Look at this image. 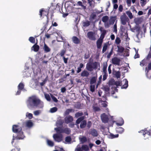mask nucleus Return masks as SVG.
Wrapping results in <instances>:
<instances>
[{"label": "nucleus", "mask_w": 151, "mask_h": 151, "mask_svg": "<svg viewBox=\"0 0 151 151\" xmlns=\"http://www.w3.org/2000/svg\"><path fill=\"white\" fill-rule=\"evenodd\" d=\"M151 58V52H150L147 57L146 59L149 60Z\"/></svg>", "instance_id": "nucleus-58"}, {"label": "nucleus", "mask_w": 151, "mask_h": 151, "mask_svg": "<svg viewBox=\"0 0 151 151\" xmlns=\"http://www.w3.org/2000/svg\"><path fill=\"white\" fill-rule=\"evenodd\" d=\"M88 38L92 40H95L96 38L95 37V33L92 32H89L87 33Z\"/></svg>", "instance_id": "nucleus-7"}, {"label": "nucleus", "mask_w": 151, "mask_h": 151, "mask_svg": "<svg viewBox=\"0 0 151 151\" xmlns=\"http://www.w3.org/2000/svg\"><path fill=\"white\" fill-rule=\"evenodd\" d=\"M114 84V85H116L117 87L118 86H121L122 85V82L119 81H115Z\"/></svg>", "instance_id": "nucleus-44"}, {"label": "nucleus", "mask_w": 151, "mask_h": 151, "mask_svg": "<svg viewBox=\"0 0 151 151\" xmlns=\"http://www.w3.org/2000/svg\"><path fill=\"white\" fill-rule=\"evenodd\" d=\"M112 64L114 65H119L120 62V60L118 58L115 57L111 59Z\"/></svg>", "instance_id": "nucleus-10"}, {"label": "nucleus", "mask_w": 151, "mask_h": 151, "mask_svg": "<svg viewBox=\"0 0 151 151\" xmlns=\"http://www.w3.org/2000/svg\"><path fill=\"white\" fill-rule=\"evenodd\" d=\"M89 75V73L86 70H84L82 71L81 73V75L83 77H87Z\"/></svg>", "instance_id": "nucleus-14"}, {"label": "nucleus", "mask_w": 151, "mask_h": 151, "mask_svg": "<svg viewBox=\"0 0 151 151\" xmlns=\"http://www.w3.org/2000/svg\"><path fill=\"white\" fill-rule=\"evenodd\" d=\"M27 107L30 109L37 107L40 105H41L40 108H42L43 107V105L41 104V101L34 95L28 98L27 101Z\"/></svg>", "instance_id": "nucleus-1"}, {"label": "nucleus", "mask_w": 151, "mask_h": 151, "mask_svg": "<svg viewBox=\"0 0 151 151\" xmlns=\"http://www.w3.org/2000/svg\"><path fill=\"white\" fill-rule=\"evenodd\" d=\"M93 109L95 111H97L100 110V108L98 106H93Z\"/></svg>", "instance_id": "nucleus-48"}, {"label": "nucleus", "mask_w": 151, "mask_h": 151, "mask_svg": "<svg viewBox=\"0 0 151 151\" xmlns=\"http://www.w3.org/2000/svg\"><path fill=\"white\" fill-rule=\"evenodd\" d=\"M119 135L118 134H116L114 135L113 134H111L109 135V137L111 139H113L115 138H117L118 137Z\"/></svg>", "instance_id": "nucleus-32"}, {"label": "nucleus", "mask_w": 151, "mask_h": 151, "mask_svg": "<svg viewBox=\"0 0 151 151\" xmlns=\"http://www.w3.org/2000/svg\"><path fill=\"white\" fill-rule=\"evenodd\" d=\"M52 98L53 100L55 102H58V100L54 96H52Z\"/></svg>", "instance_id": "nucleus-62"}, {"label": "nucleus", "mask_w": 151, "mask_h": 151, "mask_svg": "<svg viewBox=\"0 0 151 151\" xmlns=\"http://www.w3.org/2000/svg\"><path fill=\"white\" fill-rule=\"evenodd\" d=\"M45 97L46 99L48 101H50L51 100L50 95L48 94H45Z\"/></svg>", "instance_id": "nucleus-50"}, {"label": "nucleus", "mask_w": 151, "mask_h": 151, "mask_svg": "<svg viewBox=\"0 0 151 151\" xmlns=\"http://www.w3.org/2000/svg\"><path fill=\"white\" fill-rule=\"evenodd\" d=\"M24 87V85L22 83H19L18 86V89L22 90Z\"/></svg>", "instance_id": "nucleus-30"}, {"label": "nucleus", "mask_w": 151, "mask_h": 151, "mask_svg": "<svg viewBox=\"0 0 151 151\" xmlns=\"http://www.w3.org/2000/svg\"><path fill=\"white\" fill-rule=\"evenodd\" d=\"M103 40L101 39H98L96 42L97 47L98 49H100L101 48Z\"/></svg>", "instance_id": "nucleus-15"}, {"label": "nucleus", "mask_w": 151, "mask_h": 151, "mask_svg": "<svg viewBox=\"0 0 151 151\" xmlns=\"http://www.w3.org/2000/svg\"><path fill=\"white\" fill-rule=\"evenodd\" d=\"M73 120V117L70 115L67 116L64 119L65 122L66 124H68L72 122Z\"/></svg>", "instance_id": "nucleus-9"}, {"label": "nucleus", "mask_w": 151, "mask_h": 151, "mask_svg": "<svg viewBox=\"0 0 151 151\" xmlns=\"http://www.w3.org/2000/svg\"><path fill=\"white\" fill-rule=\"evenodd\" d=\"M53 137L55 141L59 142L62 140L63 136L62 134H55L53 135Z\"/></svg>", "instance_id": "nucleus-5"}, {"label": "nucleus", "mask_w": 151, "mask_h": 151, "mask_svg": "<svg viewBox=\"0 0 151 151\" xmlns=\"http://www.w3.org/2000/svg\"><path fill=\"white\" fill-rule=\"evenodd\" d=\"M43 49L44 50V52L45 53L50 52L51 50V49L45 43H44Z\"/></svg>", "instance_id": "nucleus-12"}, {"label": "nucleus", "mask_w": 151, "mask_h": 151, "mask_svg": "<svg viewBox=\"0 0 151 151\" xmlns=\"http://www.w3.org/2000/svg\"><path fill=\"white\" fill-rule=\"evenodd\" d=\"M107 65L106 64H104L103 69V73H107Z\"/></svg>", "instance_id": "nucleus-45"}, {"label": "nucleus", "mask_w": 151, "mask_h": 151, "mask_svg": "<svg viewBox=\"0 0 151 151\" xmlns=\"http://www.w3.org/2000/svg\"><path fill=\"white\" fill-rule=\"evenodd\" d=\"M146 69L148 71L151 70V62L148 65L147 68H146Z\"/></svg>", "instance_id": "nucleus-56"}, {"label": "nucleus", "mask_w": 151, "mask_h": 151, "mask_svg": "<svg viewBox=\"0 0 151 151\" xmlns=\"http://www.w3.org/2000/svg\"><path fill=\"white\" fill-rule=\"evenodd\" d=\"M115 81L114 79L110 80L109 81V85H114Z\"/></svg>", "instance_id": "nucleus-57"}, {"label": "nucleus", "mask_w": 151, "mask_h": 151, "mask_svg": "<svg viewBox=\"0 0 151 151\" xmlns=\"http://www.w3.org/2000/svg\"><path fill=\"white\" fill-rule=\"evenodd\" d=\"M45 11L43 9H41L39 12V15L40 16V17L41 18H42V12H45Z\"/></svg>", "instance_id": "nucleus-51"}, {"label": "nucleus", "mask_w": 151, "mask_h": 151, "mask_svg": "<svg viewBox=\"0 0 151 151\" xmlns=\"http://www.w3.org/2000/svg\"><path fill=\"white\" fill-rule=\"evenodd\" d=\"M81 144H83L87 141V138L85 136H83L82 137L79 138Z\"/></svg>", "instance_id": "nucleus-18"}, {"label": "nucleus", "mask_w": 151, "mask_h": 151, "mask_svg": "<svg viewBox=\"0 0 151 151\" xmlns=\"http://www.w3.org/2000/svg\"><path fill=\"white\" fill-rule=\"evenodd\" d=\"M83 115V114L82 112H76L75 114V116L76 118H78L79 117L82 116Z\"/></svg>", "instance_id": "nucleus-43"}, {"label": "nucleus", "mask_w": 151, "mask_h": 151, "mask_svg": "<svg viewBox=\"0 0 151 151\" xmlns=\"http://www.w3.org/2000/svg\"><path fill=\"white\" fill-rule=\"evenodd\" d=\"M147 3L146 0H140V3L142 6H143Z\"/></svg>", "instance_id": "nucleus-42"}, {"label": "nucleus", "mask_w": 151, "mask_h": 151, "mask_svg": "<svg viewBox=\"0 0 151 151\" xmlns=\"http://www.w3.org/2000/svg\"><path fill=\"white\" fill-rule=\"evenodd\" d=\"M47 142L48 145L49 146L51 147H53L54 145V143L52 141L48 139L47 140Z\"/></svg>", "instance_id": "nucleus-38"}, {"label": "nucleus", "mask_w": 151, "mask_h": 151, "mask_svg": "<svg viewBox=\"0 0 151 151\" xmlns=\"http://www.w3.org/2000/svg\"><path fill=\"white\" fill-rule=\"evenodd\" d=\"M26 116L28 117L29 119H31L33 117L32 114L31 113H27Z\"/></svg>", "instance_id": "nucleus-47"}, {"label": "nucleus", "mask_w": 151, "mask_h": 151, "mask_svg": "<svg viewBox=\"0 0 151 151\" xmlns=\"http://www.w3.org/2000/svg\"><path fill=\"white\" fill-rule=\"evenodd\" d=\"M98 65H100L99 63L96 61L92 63H87L86 65V68L88 70L91 71L93 69L96 70L98 68Z\"/></svg>", "instance_id": "nucleus-3"}, {"label": "nucleus", "mask_w": 151, "mask_h": 151, "mask_svg": "<svg viewBox=\"0 0 151 151\" xmlns=\"http://www.w3.org/2000/svg\"><path fill=\"white\" fill-rule=\"evenodd\" d=\"M126 13L130 19H132L133 18V16L132 15V13L130 11H127Z\"/></svg>", "instance_id": "nucleus-36"}, {"label": "nucleus", "mask_w": 151, "mask_h": 151, "mask_svg": "<svg viewBox=\"0 0 151 151\" xmlns=\"http://www.w3.org/2000/svg\"><path fill=\"white\" fill-rule=\"evenodd\" d=\"M97 77H92L91 79L90 84L91 85L93 84L96 83Z\"/></svg>", "instance_id": "nucleus-24"}, {"label": "nucleus", "mask_w": 151, "mask_h": 151, "mask_svg": "<svg viewBox=\"0 0 151 151\" xmlns=\"http://www.w3.org/2000/svg\"><path fill=\"white\" fill-rule=\"evenodd\" d=\"M12 130L13 132L16 133V136H13L12 141V144H13L14 142V140L16 139H22L24 137L23 132L22 130L21 127L18 125H13L12 126Z\"/></svg>", "instance_id": "nucleus-2"}, {"label": "nucleus", "mask_w": 151, "mask_h": 151, "mask_svg": "<svg viewBox=\"0 0 151 151\" xmlns=\"http://www.w3.org/2000/svg\"><path fill=\"white\" fill-rule=\"evenodd\" d=\"M33 50L35 52H38L40 49L39 46L37 45V42L35 43L31 47V49Z\"/></svg>", "instance_id": "nucleus-13"}, {"label": "nucleus", "mask_w": 151, "mask_h": 151, "mask_svg": "<svg viewBox=\"0 0 151 151\" xmlns=\"http://www.w3.org/2000/svg\"><path fill=\"white\" fill-rule=\"evenodd\" d=\"M146 63V60L145 59L142 60L141 62H140V65L141 66H143L145 65Z\"/></svg>", "instance_id": "nucleus-54"}, {"label": "nucleus", "mask_w": 151, "mask_h": 151, "mask_svg": "<svg viewBox=\"0 0 151 151\" xmlns=\"http://www.w3.org/2000/svg\"><path fill=\"white\" fill-rule=\"evenodd\" d=\"M71 140V138L70 136H67L65 138V141L67 142H70Z\"/></svg>", "instance_id": "nucleus-39"}, {"label": "nucleus", "mask_w": 151, "mask_h": 151, "mask_svg": "<svg viewBox=\"0 0 151 151\" xmlns=\"http://www.w3.org/2000/svg\"><path fill=\"white\" fill-rule=\"evenodd\" d=\"M117 47L118 48L117 52H118L122 53L123 52L124 50V48L123 47L119 46H117Z\"/></svg>", "instance_id": "nucleus-27"}, {"label": "nucleus", "mask_w": 151, "mask_h": 151, "mask_svg": "<svg viewBox=\"0 0 151 151\" xmlns=\"http://www.w3.org/2000/svg\"><path fill=\"white\" fill-rule=\"evenodd\" d=\"M116 130L118 133L122 134L124 132V129L122 127H119L117 128Z\"/></svg>", "instance_id": "nucleus-25"}, {"label": "nucleus", "mask_w": 151, "mask_h": 151, "mask_svg": "<svg viewBox=\"0 0 151 151\" xmlns=\"http://www.w3.org/2000/svg\"><path fill=\"white\" fill-rule=\"evenodd\" d=\"M115 75L117 78H119L120 77V72L119 71L116 72Z\"/></svg>", "instance_id": "nucleus-46"}, {"label": "nucleus", "mask_w": 151, "mask_h": 151, "mask_svg": "<svg viewBox=\"0 0 151 151\" xmlns=\"http://www.w3.org/2000/svg\"><path fill=\"white\" fill-rule=\"evenodd\" d=\"M135 23L137 24H139L141 23L140 19L139 18H137L134 20Z\"/></svg>", "instance_id": "nucleus-52"}, {"label": "nucleus", "mask_w": 151, "mask_h": 151, "mask_svg": "<svg viewBox=\"0 0 151 151\" xmlns=\"http://www.w3.org/2000/svg\"><path fill=\"white\" fill-rule=\"evenodd\" d=\"M20 150V148L15 147L14 149L12 150V151H19Z\"/></svg>", "instance_id": "nucleus-60"}, {"label": "nucleus", "mask_w": 151, "mask_h": 151, "mask_svg": "<svg viewBox=\"0 0 151 151\" xmlns=\"http://www.w3.org/2000/svg\"><path fill=\"white\" fill-rule=\"evenodd\" d=\"M71 132V131L69 128L66 127L63 129V133H65L66 134H69Z\"/></svg>", "instance_id": "nucleus-23"}, {"label": "nucleus", "mask_w": 151, "mask_h": 151, "mask_svg": "<svg viewBox=\"0 0 151 151\" xmlns=\"http://www.w3.org/2000/svg\"><path fill=\"white\" fill-rule=\"evenodd\" d=\"M109 17L107 16H105L103 17L102 20L104 22H106L109 20Z\"/></svg>", "instance_id": "nucleus-29"}, {"label": "nucleus", "mask_w": 151, "mask_h": 151, "mask_svg": "<svg viewBox=\"0 0 151 151\" xmlns=\"http://www.w3.org/2000/svg\"><path fill=\"white\" fill-rule=\"evenodd\" d=\"M74 111V110L71 109H68L66 110L64 113V115L65 116H68L69 114V113L71 112H73Z\"/></svg>", "instance_id": "nucleus-19"}, {"label": "nucleus", "mask_w": 151, "mask_h": 151, "mask_svg": "<svg viewBox=\"0 0 151 151\" xmlns=\"http://www.w3.org/2000/svg\"><path fill=\"white\" fill-rule=\"evenodd\" d=\"M116 19V16L111 17L109 20V22L110 24H113Z\"/></svg>", "instance_id": "nucleus-17"}, {"label": "nucleus", "mask_w": 151, "mask_h": 151, "mask_svg": "<svg viewBox=\"0 0 151 151\" xmlns=\"http://www.w3.org/2000/svg\"><path fill=\"white\" fill-rule=\"evenodd\" d=\"M101 117L103 122L106 123L108 122L109 119L108 116L105 113H103L101 115Z\"/></svg>", "instance_id": "nucleus-4"}, {"label": "nucleus", "mask_w": 151, "mask_h": 151, "mask_svg": "<svg viewBox=\"0 0 151 151\" xmlns=\"http://www.w3.org/2000/svg\"><path fill=\"white\" fill-rule=\"evenodd\" d=\"M76 5L81 6L84 10H85L86 9V6L83 5L82 2L81 1H78L76 4Z\"/></svg>", "instance_id": "nucleus-21"}, {"label": "nucleus", "mask_w": 151, "mask_h": 151, "mask_svg": "<svg viewBox=\"0 0 151 151\" xmlns=\"http://www.w3.org/2000/svg\"><path fill=\"white\" fill-rule=\"evenodd\" d=\"M91 24V22L88 20H87L83 23V26L84 27H87L89 26Z\"/></svg>", "instance_id": "nucleus-26"}, {"label": "nucleus", "mask_w": 151, "mask_h": 151, "mask_svg": "<svg viewBox=\"0 0 151 151\" xmlns=\"http://www.w3.org/2000/svg\"><path fill=\"white\" fill-rule=\"evenodd\" d=\"M92 123L90 121H88L87 123V128L89 129L91 127L92 125Z\"/></svg>", "instance_id": "nucleus-49"}, {"label": "nucleus", "mask_w": 151, "mask_h": 151, "mask_svg": "<svg viewBox=\"0 0 151 151\" xmlns=\"http://www.w3.org/2000/svg\"><path fill=\"white\" fill-rule=\"evenodd\" d=\"M89 134L93 137H97L98 135L97 130L94 129H91L89 132Z\"/></svg>", "instance_id": "nucleus-8"}, {"label": "nucleus", "mask_w": 151, "mask_h": 151, "mask_svg": "<svg viewBox=\"0 0 151 151\" xmlns=\"http://www.w3.org/2000/svg\"><path fill=\"white\" fill-rule=\"evenodd\" d=\"M114 32H117V25L116 24H114Z\"/></svg>", "instance_id": "nucleus-63"}, {"label": "nucleus", "mask_w": 151, "mask_h": 151, "mask_svg": "<svg viewBox=\"0 0 151 151\" xmlns=\"http://www.w3.org/2000/svg\"><path fill=\"white\" fill-rule=\"evenodd\" d=\"M108 47V45L107 43H105L104 44V45L103 47L102 52L103 53H104V52H105L107 49Z\"/></svg>", "instance_id": "nucleus-34"}, {"label": "nucleus", "mask_w": 151, "mask_h": 151, "mask_svg": "<svg viewBox=\"0 0 151 151\" xmlns=\"http://www.w3.org/2000/svg\"><path fill=\"white\" fill-rule=\"evenodd\" d=\"M113 48H112L111 49V50L110 52L107 55V57L108 58H109L111 56V55L112 54L113 52Z\"/></svg>", "instance_id": "nucleus-55"}, {"label": "nucleus", "mask_w": 151, "mask_h": 151, "mask_svg": "<svg viewBox=\"0 0 151 151\" xmlns=\"http://www.w3.org/2000/svg\"><path fill=\"white\" fill-rule=\"evenodd\" d=\"M29 41L30 42L32 43H35V39L34 37H30L29 39Z\"/></svg>", "instance_id": "nucleus-37"}, {"label": "nucleus", "mask_w": 151, "mask_h": 151, "mask_svg": "<svg viewBox=\"0 0 151 151\" xmlns=\"http://www.w3.org/2000/svg\"><path fill=\"white\" fill-rule=\"evenodd\" d=\"M34 113L35 115H38L40 114V111L39 110L36 111L34 112Z\"/></svg>", "instance_id": "nucleus-64"}, {"label": "nucleus", "mask_w": 151, "mask_h": 151, "mask_svg": "<svg viewBox=\"0 0 151 151\" xmlns=\"http://www.w3.org/2000/svg\"><path fill=\"white\" fill-rule=\"evenodd\" d=\"M65 52H66L65 50L63 49V50H62L60 51V52L58 54H59V55H60V56L61 57H62L63 58V57H65L64 56V55L65 54Z\"/></svg>", "instance_id": "nucleus-33"}, {"label": "nucleus", "mask_w": 151, "mask_h": 151, "mask_svg": "<svg viewBox=\"0 0 151 151\" xmlns=\"http://www.w3.org/2000/svg\"><path fill=\"white\" fill-rule=\"evenodd\" d=\"M119 11L120 12H122L123 10V6L122 5H120L119 7Z\"/></svg>", "instance_id": "nucleus-59"}, {"label": "nucleus", "mask_w": 151, "mask_h": 151, "mask_svg": "<svg viewBox=\"0 0 151 151\" xmlns=\"http://www.w3.org/2000/svg\"><path fill=\"white\" fill-rule=\"evenodd\" d=\"M58 110V108L56 107L52 108L50 109V112L51 113H54Z\"/></svg>", "instance_id": "nucleus-35"}, {"label": "nucleus", "mask_w": 151, "mask_h": 151, "mask_svg": "<svg viewBox=\"0 0 151 151\" xmlns=\"http://www.w3.org/2000/svg\"><path fill=\"white\" fill-rule=\"evenodd\" d=\"M120 19L123 25H125L126 24L128 18L125 13H124L123 15L121 16Z\"/></svg>", "instance_id": "nucleus-6"}, {"label": "nucleus", "mask_w": 151, "mask_h": 151, "mask_svg": "<svg viewBox=\"0 0 151 151\" xmlns=\"http://www.w3.org/2000/svg\"><path fill=\"white\" fill-rule=\"evenodd\" d=\"M131 0H127V3L128 6H130L131 5Z\"/></svg>", "instance_id": "nucleus-61"}, {"label": "nucleus", "mask_w": 151, "mask_h": 151, "mask_svg": "<svg viewBox=\"0 0 151 151\" xmlns=\"http://www.w3.org/2000/svg\"><path fill=\"white\" fill-rule=\"evenodd\" d=\"M84 119V117L83 116L81 117L78 118L76 121V124L77 125L79 123H81V122H82L83 121Z\"/></svg>", "instance_id": "nucleus-22"}, {"label": "nucleus", "mask_w": 151, "mask_h": 151, "mask_svg": "<svg viewBox=\"0 0 151 151\" xmlns=\"http://www.w3.org/2000/svg\"><path fill=\"white\" fill-rule=\"evenodd\" d=\"M55 129L58 133H63V129L62 127H59L58 128H55Z\"/></svg>", "instance_id": "nucleus-20"}, {"label": "nucleus", "mask_w": 151, "mask_h": 151, "mask_svg": "<svg viewBox=\"0 0 151 151\" xmlns=\"http://www.w3.org/2000/svg\"><path fill=\"white\" fill-rule=\"evenodd\" d=\"M90 90L93 92L95 91V85H91L90 86Z\"/></svg>", "instance_id": "nucleus-40"}, {"label": "nucleus", "mask_w": 151, "mask_h": 151, "mask_svg": "<svg viewBox=\"0 0 151 151\" xmlns=\"http://www.w3.org/2000/svg\"><path fill=\"white\" fill-rule=\"evenodd\" d=\"M87 124V122L86 120H83L81 123L80 127L81 129H83L86 127Z\"/></svg>", "instance_id": "nucleus-16"}, {"label": "nucleus", "mask_w": 151, "mask_h": 151, "mask_svg": "<svg viewBox=\"0 0 151 151\" xmlns=\"http://www.w3.org/2000/svg\"><path fill=\"white\" fill-rule=\"evenodd\" d=\"M33 125V123L31 120H29L26 122V126L27 127H31Z\"/></svg>", "instance_id": "nucleus-28"}, {"label": "nucleus", "mask_w": 151, "mask_h": 151, "mask_svg": "<svg viewBox=\"0 0 151 151\" xmlns=\"http://www.w3.org/2000/svg\"><path fill=\"white\" fill-rule=\"evenodd\" d=\"M103 74H104L103 76V80L104 81L106 79L108 74L107 73H103Z\"/></svg>", "instance_id": "nucleus-53"}, {"label": "nucleus", "mask_w": 151, "mask_h": 151, "mask_svg": "<svg viewBox=\"0 0 151 151\" xmlns=\"http://www.w3.org/2000/svg\"><path fill=\"white\" fill-rule=\"evenodd\" d=\"M128 86V81L125 79V82L124 85L122 87V88H126Z\"/></svg>", "instance_id": "nucleus-31"}, {"label": "nucleus", "mask_w": 151, "mask_h": 151, "mask_svg": "<svg viewBox=\"0 0 151 151\" xmlns=\"http://www.w3.org/2000/svg\"><path fill=\"white\" fill-rule=\"evenodd\" d=\"M72 39L73 42L75 44H78L81 42V40L76 36L73 37Z\"/></svg>", "instance_id": "nucleus-11"}, {"label": "nucleus", "mask_w": 151, "mask_h": 151, "mask_svg": "<svg viewBox=\"0 0 151 151\" xmlns=\"http://www.w3.org/2000/svg\"><path fill=\"white\" fill-rule=\"evenodd\" d=\"M121 40L119 37H116L115 39V43L117 45H119L121 42Z\"/></svg>", "instance_id": "nucleus-41"}]
</instances>
